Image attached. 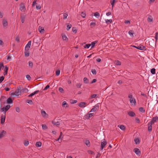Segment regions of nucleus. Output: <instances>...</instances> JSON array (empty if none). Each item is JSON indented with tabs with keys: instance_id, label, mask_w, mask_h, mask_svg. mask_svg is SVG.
Listing matches in <instances>:
<instances>
[{
	"instance_id": "f257e3e1",
	"label": "nucleus",
	"mask_w": 158,
	"mask_h": 158,
	"mask_svg": "<svg viewBox=\"0 0 158 158\" xmlns=\"http://www.w3.org/2000/svg\"><path fill=\"white\" fill-rule=\"evenodd\" d=\"M128 98H130V101L131 103L133 105H135L136 101L134 98L133 97L132 94H130L128 96Z\"/></svg>"
},
{
	"instance_id": "f03ea898",
	"label": "nucleus",
	"mask_w": 158,
	"mask_h": 158,
	"mask_svg": "<svg viewBox=\"0 0 158 158\" xmlns=\"http://www.w3.org/2000/svg\"><path fill=\"white\" fill-rule=\"evenodd\" d=\"M107 143L105 139H104L103 141H102L101 143V148L100 150H102L103 148H104L105 146L106 145Z\"/></svg>"
},
{
	"instance_id": "7ed1b4c3",
	"label": "nucleus",
	"mask_w": 158,
	"mask_h": 158,
	"mask_svg": "<svg viewBox=\"0 0 158 158\" xmlns=\"http://www.w3.org/2000/svg\"><path fill=\"white\" fill-rule=\"evenodd\" d=\"M99 106L98 105L96 104L91 109L89 112H95L97 110H98L99 109Z\"/></svg>"
},
{
	"instance_id": "20e7f679",
	"label": "nucleus",
	"mask_w": 158,
	"mask_h": 158,
	"mask_svg": "<svg viewBox=\"0 0 158 158\" xmlns=\"http://www.w3.org/2000/svg\"><path fill=\"white\" fill-rule=\"evenodd\" d=\"M6 118V115H3L2 114L1 117L0 121L1 123L2 124H3L5 122Z\"/></svg>"
},
{
	"instance_id": "39448f33",
	"label": "nucleus",
	"mask_w": 158,
	"mask_h": 158,
	"mask_svg": "<svg viewBox=\"0 0 158 158\" xmlns=\"http://www.w3.org/2000/svg\"><path fill=\"white\" fill-rule=\"evenodd\" d=\"M158 120V117L156 116L154 117H153L152 119V120L151 121L149 122L151 124H153L155 122H156Z\"/></svg>"
},
{
	"instance_id": "423d86ee",
	"label": "nucleus",
	"mask_w": 158,
	"mask_h": 158,
	"mask_svg": "<svg viewBox=\"0 0 158 158\" xmlns=\"http://www.w3.org/2000/svg\"><path fill=\"white\" fill-rule=\"evenodd\" d=\"M93 113L87 114L85 116H84V119H88L89 118L92 117L93 115Z\"/></svg>"
},
{
	"instance_id": "0eeeda50",
	"label": "nucleus",
	"mask_w": 158,
	"mask_h": 158,
	"mask_svg": "<svg viewBox=\"0 0 158 158\" xmlns=\"http://www.w3.org/2000/svg\"><path fill=\"white\" fill-rule=\"evenodd\" d=\"M133 47L140 50H144L145 48V47L143 45L139 46L138 47L133 46Z\"/></svg>"
},
{
	"instance_id": "6e6552de",
	"label": "nucleus",
	"mask_w": 158,
	"mask_h": 158,
	"mask_svg": "<svg viewBox=\"0 0 158 158\" xmlns=\"http://www.w3.org/2000/svg\"><path fill=\"white\" fill-rule=\"evenodd\" d=\"M134 152L137 155H139L141 153L140 150L138 148H135L134 149Z\"/></svg>"
},
{
	"instance_id": "1a4fd4ad",
	"label": "nucleus",
	"mask_w": 158,
	"mask_h": 158,
	"mask_svg": "<svg viewBox=\"0 0 158 158\" xmlns=\"http://www.w3.org/2000/svg\"><path fill=\"white\" fill-rule=\"evenodd\" d=\"M20 10L21 11H24L25 10V7L23 3H21L20 4Z\"/></svg>"
},
{
	"instance_id": "9d476101",
	"label": "nucleus",
	"mask_w": 158,
	"mask_h": 158,
	"mask_svg": "<svg viewBox=\"0 0 158 158\" xmlns=\"http://www.w3.org/2000/svg\"><path fill=\"white\" fill-rule=\"evenodd\" d=\"M29 49H26L25 48V51L24 52V55L25 56H29L30 55V52Z\"/></svg>"
},
{
	"instance_id": "9b49d317",
	"label": "nucleus",
	"mask_w": 158,
	"mask_h": 158,
	"mask_svg": "<svg viewBox=\"0 0 158 158\" xmlns=\"http://www.w3.org/2000/svg\"><path fill=\"white\" fill-rule=\"evenodd\" d=\"M6 131L4 130H2V131L0 133V138H2L4 137L6 134Z\"/></svg>"
},
{
	"instance_id": "f8f14e48",
	"label": "nucleus",
	"mask_w": 158,
	"mask_h": 158,
	"mask_svg": "<svg viewBox=\"0 0 158 158\" xmlns=\"http://www.w3.org/2000/svg\"><path fill=\"white\" fill-rule=\"evenodd\" d=\"M86 104V103L85 102H81L79 104L78 106L84 108L85 106V105Z\"/></svg>"
},
{
	"instance_id": "ddd939ff",
	"label": "nucleus",
	"mask_w": 158,
	"mask_h": 158,
	"mask_svg": "<svg viewBox=\"0 0 158 158\" xmlns=\"http://www.w3.org/2000/svg\"><path fill=\"white\" fill-rule=\"evenodd\" d=\"M8 67L6 65L5 66V69L4 70V73H3L4 75L5 76L6 75H7L8 73Z\"/></svg>"
},
{
	"instance_id": "4468645a",
	"label": "nucleus",
	"mask_w": 158,
	"mask_h": 158,
	"mask_svg": "<svg viewBox=\"0 0 158 158\" xmlns=\"http://www.w3.org/2000/svg\"><path fill=\"white\" fill-rule=\"evenodd\" d=\"M6 102L8 104H11L13 103V100L11 97L9 98L6 100Z\"/></svg>"
},
{
	"instance_id": "2eb2a0df",
	"label": "nucleus",
	"mask_w": 158,
	"mask_h": 158,
	"mask_svg": "<svg viewBox=\"0 0 158 158\" xmlns=\"http://www.w3.org/2000/svg\"><path fill=\"white\" fill-rule=\"evenodd\" d=\"M152 124H151L150 123H148V130L149 132H150L152 130Z\"/></svg>"
},
{
	"instance_id": "dca6fc26",
	"label": "nucleus",
	"mask_w": 158,
	"mask_h": 158,
	"mask_svg": "<svg viewBox=\"0 0 158 158\" xmlns=\"http://www.w3.org/2000/svg\"><path fill=\"white\" fill-rule=\"evenodd\" d=\"M128 114L131 117H134V116H135V113L133 112V111H129L128 113Z\"/></svg>"
},
{
	"instance_id": "f3484780",
	"label": "nucleus",
	"mask_w": 158,
	"mask_h": 158,
	"mask_svg": "<svg viewBox=\"0 0 158 158\" xmlns=\"http://www.w3.org/2000/svg\"><path fill=\"white\" fill-rule=\"evenodd\" d=\"M31 40H30L28 41L27 44L26 45L25 48L26 49H29L30 48L31 45Z\"/></svg>"
},
{
	"instance_id": "a211bd4d",
	"label": "nucleus",
	"mask_w": 158,
	"mask_h": 158,
	"mask_svg": "<svg viewBox=\"0 0 158 158\" xmlns=\"http://www.w3.org/2000/svg\"><path fill=\"white\" fill-rule=\"evenodd\" d=\"M38 30L41 33H44V28L40 26L39 27Z\"/></svg>"
},
{
	"instance_id": "6ab92c4d",
	"label": "nucleus",
	"mask_w": 158,
	"mask_h": 158,
	"mask_svg": "<svg viewBox=\"0 0 158 158\" xmlns=\"http://www.w3.org/2000/svg\"><path fill=\"white\" fill-rule=\"evenodd\" d=\"M3 26L4 27H6L8 25L7 22L6 20L3 19L2 21Z\"/></svg>"
},
{
	"instance_id": "aec40b11",
	"label": "nucleus",
	"mask_w": 158,
	"mask_h": 158,
	"mask_svg": "<svg viewBox=\"0 0 158 158\" xmlns=\"http://www.w3.org/2000/svg\"><path fill=\"white\" fill-rule=\"evenodd\" d=\"M21 90H20V92L21 93L23 92H26L27 91H28V89L27 88H23V87H21Z\"/></svg>"
},
{
	"instance_id": "412c9836",
	"label": "nucleus",
	"mask_w": 158,
	"mask_h": 158,
	"mask_svg": "<svg viewBox=\"0 0 158 158\" xmlns=\"http://www.w3.org/2000/svg\"><path fill=\"white\" fill-rule=\"evenodd\" d=\"M20 18L21 20V22L22 23H23L25 21V16L24 15H21Z\"/></svg>"
},
{
	"instance_id": "4be33fe9",
	"label": "nucleus",
	"mask_w": 158,
	"mask_h": 158,
	"mask_svg": "<svg viewBox=\"0 0 158 158\" xmlns=\"http://www.w3.org/2000/svg\"><path fill=\"white\" fill-rule=\"evenodd\" d=\"M42 145V143L40 141L37 142L35 143V146L37 147H40Z\"/></svg>"
},
{
	"instance_id": "5701e85b",
	"label": "nucleus",
	"mask_w": 158,
	"mask_h": 158,
	"mask_svg": "<svg viewBox=\"0 0 158 158\" xmlns=\"http://www.w3.org/2000/svg\"><path fill=\"white\" fill-rule=\"evenodd\" d=\"M62 106L63 107L66 108L68 107V104L67 103V102L66 101L63 102L62 104Z\"/></svg>"
},
{
	"instance_id": "b1692460",
	"label": "nucleus",
	"mask_w": 158,
	"mask_h": 158,
	"mask_svg": "<svg viewBox=\"0 0 158 158\" xmlns=\"http://www.w3.org/2000/svg\"><path fill=\"white\" fill-rule=\"evenodd\" d=\"M118 127H119L122 130H124L125 129V127L123 125H118Z\"/></svg>"
},
{
	"instance_id": "393cba45",
	"label": "nucleus",
	"mask_w": 158,
	"mask_h": 158,
	"mask_svg": "<svg viewBox=\"0 0 158 158\" xmlns=\"http://www.w3.org/2000/svg\"><path fill=\"white\" fill-rule=\"evenodd\" d=\"M134 31L133 30H130L128 32L129 34L132 37H133Z\"/></svg>"
},
{
	"instance_id": "a878e982",
	"label": "nucleus",
	"mask_w": 158,
	"mask_h": 158,
	"mask_svg": "<svg viewBox=\"0 0 158 158\" xmlns=\"http://www.w3.org/2000/svg\"><path fill=\"white\" fill-rule=\"evenodd\" d=\"M62 39L64 40L65 41H67L68 40V39L67 36L65 35H62Z\"/></svg>"
},
{
	"instance_id": "bb28decb",
	"label": "nucleus",
	"mask_w": 158,
	"mask_h": 158,
	"mask_svg": "<svg viewBox=\"0 0 158 158\" xmlns=\"http://www.w3.org/2000/svg\"><path fill=\"white\" fill-rule=\"evenodd\" d=\"M153 20V18L152 17V16L151 15H148V22H152Z\"/></svg>"
},
{
	"instance_id": "cd10ccee",
	"label": "nucleus",
	"mask_w": 158,
	"mask_h": 158,
	"mask_svg": "<svg viewBox=\"0 0 158 158\" xmlns=\"http://www.w3.org/2000/svg\"><path fill=\"white\" fill-rule=\"evenodd\" d=\"M98 42V41H94V42H92L91 43V44H91V45L92 46H91V48H93V47H94V46H95V44L97 43Z\"/></svg>"
},
{
	"instance_id": "c85d7f7f",
	"label": "nucleus",
	"mask_w": 158,
	"mask_h": 158,
	"mask_svg": "<svg viewBox=\"0 0 158 158\" xmlns=\"http://www.w3.org/2000/svg\"><path fill=\"white\" fill-rule=\"evenodd\" d=\"M134 141L135 144H139L140 143L139 139L138 138H135Z\"/></svg>"
},
{
	"instance_id": "c756f323",
	"label": "nucleus",
	"mask_w": 158,
	"mask_h": 158,
	"mask_svg": "<svg viewBox=\"0 0 158 158\" xmlns=\"http://www.w3.org/2000/svg\"><path fill=\"white\" fill-rule=\"evenodd\" d=\"M72 26V25L71 24L68 23L66 28L67 30L68 31L69 29H70L71 28Z\"/></svg>"
},
{
	"instance_id": "7c9ffc66",
	"label": "nucleus",
	"mask_w": 158,
	"mask_h": 158,
	"mask_svg": "<svg viewBox=\"0 0 158 158\" xmlns=\"http://www.w3.org/2000/svg\"><path fill=\"white\" fill-rule=\"evenodd\" d=\"M84 82L85 83L88 84L89 83V80L86 77H84L83 79Z\"/></svg>"
},
{
	"instance_id": "2f4dec72",
	"label": "nucleus",
	"mask_w": 158,
	"mask_h": 158,
	"mask_svg": "<svg viewBox=\"0 0 158 158\" xmlns=\"http://www.w3.org/2000/svg\"><path fill=\"white\" fill-rule=\"evenodd\" d=\"M42 129L44 130H45L47 129L48 127L46 125L43 124L42 125Z\"/></svg>"
},
{
	"instance_id": "473e14b6",
	"label": "nucleus",
	"mask_w": 158,
	"mask_h": 158,
	"mask_svg": "<svg viewBox=\"0 0 158 158\" xmlns=\"http://www.w3.org/2000/svg\"><path fill=\"white\" fill-rule=\"evenodd\" d=\"M116 0H113L110 1V3L112 5V8H113L114 6V3L115 2H116Z\"/></svg>"
},
{
	"instance_id": "72a5a7b5",
	"label": "nucleus",
	"mask_w": 158,
	"mask_h": 158,
	"mask_svg": "<svg viewBox=\"0 0 158 158\" xmlns=\"http://www.w3.org/2000/svg\"><path fill=\"white\" fill-rule=\"evenodd\" d=\"M151 72L152 74H154L156 73V69L155 68H152L151 70Z\"/></svg>"
},
{
	"instance_id": "f704fd0d",
	"label": "nucleus",
	"mask_w": 158,
	"mask_h": 158,
	"mask_svg": "<svg viewBox=\"0 0 158 158\" xmlns=\"http://www.w3.org/2000/svg\"><path fill=\"white\" fill-rule=\"evenodd\" d=\"M41 113L42 114V115L44 117L47 114L46 112L45 111H44L42 110H41Z\"/></svg>"
},
{
	"instance_id": "c9c22d12",
	"label": "nucleus",
	"mask_w": 158,
	"mask_h": 158,
	"mask_svg": "<svg viewBox=\"0 0 158 158\" xmlns=\"http://www.w3.org/2000/svg\"><path fill=\"white\" fill-rule=\"evenodd\" d=\"M5 76H2L0 77V83H1L4 80Z\"/></svg>"
},
{
	"instance_id": "e433bc0d",
	"label": "nucleus",
	"mask_w": 158,
	"mask_h": 158,
	"mask_svg": "<svg viewBox=\"0 0 158 158\" xmlns=\"http://www.w3.org/2000/svg\"><path fill=\"white\" fill-rule=\"evenodd\" d=\"M96 25V23L94 22H92L90 23V25L91 28H92L95 26Z\"/></svg>"
},
{
	"instance_id": "4c0bfd02",
	"label": "nucleus",
	"mask_w": 158,
	"mask_h": 158,
	"mask_svg": "<svg viewBox=\"0 0 158 158\" xmlns=\"http://www.w3.org/2000/svg\"><path fill=\"white\" fill-rule=\"evenodd\" d=\"M90 46L91 44H87L84 45V48H88Z\"/></svg>"
},
{
	"instance_id": "58836bf2",
	"label": "nucleus",
	"mask_w": 158,
	"mask_h": 158,
	"mask_svg": "<svg viewBox=\"0 0 158 158\" xmlns=\"http://www.w3.org/2000/svg\"><path fill=\"white\" fill-rule=\"evenodd\" d=\"M158 33L157 32H156L155 33V38L156 39L155 42L156 43L157 41V39H158Z\"/></svg>"
},
{
	"instance_id": "ea45409f",
	"label": "nucleus",
	"mask_w": 158,
	"mask_h": 158,
	"mask_svg": "<svg viewBox=\"0 0 158 158\" xmlns=\"http://www.w3.org/2000/svg\"><path fill=\"white\" fill-rule=\"evenodd\" d=\"M52 123L53 124H54L56 126H58V125H59L60 124V123L58 121H57V122H53Z\"/></svg>"
},
{
	"instance_id": "a19ab883",
	"label": "nucleus",
	"mask_w": 158,
	"mask_h": 158,
	"mask_svg": "<svg viewBox=\"0 0 158 158\" xmlns=\"http://www.w3.org/2000/svg\"><path fill=\"white\" fill-rule=\"evenodd\" d=\"M94 15L97 18H98L99 17V14L98 12H97L94 13Z\"/></svg>"
},
{
	"instance_id": "79ce46f5",
	"label": "nucleus",
	"mask_w": 158,
	"mask_h": 158,
	"mask_svg": "<svg viewBox=\"0 0 158 158\" xmlns=\"http://www.w3.org/2000/svg\"><path fill=\"white\" fill-rule=\"evenodd\" d=\"M139 111L142 112H144L145 111L144 108L142 107H140L139 108Z\"/></svg>"
},
{
	"instance_id": "37998d69",
	"label": "nucleus",
	"mask_w": 158,
	"mask_h": 158,
	"mask_svg": "<svg viewBox=\"0 0 158 158\" xmlns=\"http://www.w3.org/2000/svg\"><path fill=\"white\" fill-rule=\"evenodd\" d=\"M10 106L9 105H6L5 107H4L5 108L6 111H7L10 108Z\"/></svg>"
},
{
	"instance_id": "c03bdc74",
	"label": "nucleus",
	"mask_w": 158,
	"mask_h": 158,
	"mask_svg": "<svg viewBox=\"0 0 158 158\" xmlns=\"http://www.w3.org/2000/svg\"><path fill=\"white\" fill-rule=\"evenodd\" d=\"M72 30L73 33H77V30L76 29V27H73Z\"/></svg>"
},
{
	"instance_id": "a18cd8bd",
	"label": "nucleus",
	"mask_w": 158,
	"mask_h": 158,
	"mask_svg": "<svg viewBox=\"0 0 158 158\" xmlns=\"http://www.w3.org/2000/svg\"><path fill=\"white\" fill-rule=\"evenodd\" d=\"M27 102L28 103V104L31 105L33 103L32 100H27Z\"/></svg>"
},
{
	"instance_id": "49530a36",
	"label": "nucleus",
	"mask_w": 158,
	"mask_h": 158,
	"mask_svg": "<svg viewBox=\"0 0 158 158\" xmlns=\"http://www.w3.org/2000/svg\"><path fill=\"white\" fill-rule=\"evenodd\" d=\"M6 57H7V60L9 61L11 59V57L10 55H7L6 56Z\"/></svg>"
},
{
	"instance_id": "de8ad7c7",
	"label": "nucleus",
	"mask_w": 158,
	"mask_h": 158,
	"mask_svg": "<svg viewBox=\"0 0 158 158\" xmlns=\"http://www.w3.org/2000/svg\"><path fill=\"white\" fill-rule=\"evenodd\" d=\"M112 20L111 19H109V20L107 19V20H106V22L107 24H109V23H108L109 22L110 23H112Z\"/></svg>"
},
{
	"instance_id": "09e8293b",
	"label": "nucleus",
	"mask_w": 158,
	"mask_h": 158,
	"mask_svg": "<svg viewBox=\"0 0 158 158\" xmlns=\"http://www.w3.org/2000/svg\"><path fill=\"white\" fill-rule=\"evenodd\" d=\"M29 67L32 68L33 66V63L31 61H29Z\"/></svg>"
},
{
	"instance_id": "8fccbe9b",
	"label": "nucleus",
	"mask_w": 158,
	"mask_h": 158,
	"mask_svg": "<svg viewBox=\"0 0 158 158\" xmlns=\"http://www.w3.org/2000/svg\"><path fill=\"white\" fill-rule=\"evenodd\" d=\"M86 145L88 147L90 146V142L89 140H86L85 142Z\"/></svg>"
},
{
	"instance_id": "3c124183",
	"label": "nucleus",
	"mask_w": 158,
	"mask_h": 158,
	"mask_svg": "<svg viewBox=\"0 0 158 158\" xmlns=\"http://www.w3.org/2000/svg\"><path fill=\"white\" fill-rule=\"evenodd\" d=\"M60 73V71L59 70H58L56 71V76H58L59 75Z\"/></svg>"
},
{
	"instance_id": "603ef678",
	"label": "nucleus",
	"mask_w": 158,
	"mask_h": 158,
	"mask_svg": "<svg viewBox=\"0 0 158 158\" xmlns=\"http://www.w3.org/2000/svg\"><path fill=\"white\" fill-rule=\"evenodd\" d=\"M91 72L92 73L94 74L95 75L97 73L95 69H92L91 70Z\"/></svg>"
},
{
	"instance_id": "864d4df0",
	"label": "nucleus",
	"mask_w": 158,
	"mask_h": 158,
	"mask_svg": "<svg viewBox=\"0 0 158 158\" xmlns=\"http://www.w3.org/2000/svg\"><path fill=\"white\" fill-rule=\"evenodd\" d=\"M59 91L61 92V93H63L64 92V89H63L61 88V87H59Z\"/></svg>"
},
{
	"instance_id": "5fc2aeb1",
	"label": "nucleus",
	"mask_w": 158,
	"mask_h": 158,
	"mask_svg": "<svg viewBox=\"0 0 158 158\" xmlns=\"http://www.w3.org/2000/svg\"><path fill=\"white\" fill-rule=\"evenodd\" d=\"M68 16V14L67 13H65L64 14V19H65L67 18V16Z\"/></svg>"
},
{
	"instance_id": "6e6d98bb",
	"label": "nucleus",
	"mask_w": 158,
	"mask_h": 158,
	"mask_svg": "<svg viewBox=\"0 0 158 158\" xmlns=\"http://www.w3.org/2000/svg\"><path fill=\"white\" fill-rule=\"evenodd\" d=\"M26 78L27 79L29 80V81H30L31 79V77H30V76L28 75V74H27V75H26Z\"/></svg>"
},
{
	"instance_id": "4d7b16f0",
	"label": "nucleus",
	"mask_w": 158,
	"mask_h": 158,
	"mask_svg": "<svg viewBox=\"0 0 158 158\" xmlns=\"http://www.w3.org/2000/svg\"><path fill=\"white\" fill-rule=\"evenodd\" d=\"M21 87L20 86H19V87L18 88L17 90H16L17 91V93H21V92H20V90H21Z\"/></svg>"
},
{
	"instance_id": "13d9d810",
	"label": "nucleus",
	"mask_w": 158,
	"mask_h": 158,
	"mask_svg": "<svg viewBox=\"0 0 158 158\" xmlns=\"http://www.w3.org/2000/svg\"><path fill=\"white\" fill-rule=\"evenodd\" d=\"M24 145L25 146H27L29 144V142L28 141H25L24 143Z\"/></svg>"
},
{
	"instance_id": "bf43d9fd",
	"label": "nucleus",
	"mask_w": 158,
	"mask_h": 158,
	"mask_svg": "<svg viewBox=\"0 0 158 158\" xmlns=\"http://www.w3.org/2000/svg\"><path fill=\"white\" fill-rule=\"evenodd\" d=\"M6 98L5 96H1V98L0 99V101L2 102V101L4 100V98Z\"/></svg>"
},
{
	"instance_id": "052dcab7",
	"label": "nucleus",
	"mask_w": 158,
	"mask_h": 158,
	"mask_svg": "<svg viewBox=\"0 0 158 158\" xmlns=\"http://www.w3.org/2000/svg\"><path fill=\"white\" fill-rule=\"evenodd\" d=\"M97 96V94H94L92 95L91 96V98H95Z\"/></svg>"
},
{
	"instance_id": "680f3d73",
	"label": "nucleus",
	"mask_w": 158,
	"mask_h": 158,
	"mask_svg": "<svg viewBox=\"0 0 158 158\" xmlns=\"http://www.w3.org/2000/svg\"><path fill=\"white\" fill-rule=\"evenodd\" d=\"M36 0H34V1L33 2V3L32 4V6H35V4H36Z\"/></svg>"
},
{
	"instance_id": "e2e57ef3",
	"label": "nucleus",
	"mask_w": 158,
	"mask_h": 158,
	"mask_svg": "<svg viewBox=\"0 0 158 158\" xmlns=\"http://www.w3.org/2000/svg\"><path fill=\"white\" fill-rule=\"evenodd\" d=\"M36 9L37 10L40 9L41 8V6L40 5H36Z\"/></svg>"
},
{
	"instance_id": "0e129e2a",
	"label": "nucleus",
	"mask_w": 158,
	"mask_h": 158,
	"mask_svg": "<svg viewBox=\"0 0 158 158\" xmlns=\"http://www.w3.org/2000/svg\"><path fill=\"white\" fill-rule=\"evenodd\" d=\"M121 64V62L119 60H117L116 61V64L117 65H120Z\"/></svg>"
},
{
	"instance_id": "69168bd1",
	"label": "nucleus",
	"mask_w": 158,
	"mask_h": 158,
	"mask_svg": "<svg viewBox=\"0 0 158 158\" xmlns=\"http://www.w3.org/2000/svg\"><path fill=\"white\" fill-rule=\"evenodd\" d=\"M81 16L83 18H85V14L83 12H82L81 13Z\"/></svg>"
},
{
	"instance_id": "338daca9",
	"label": "nucleus",
	"mask_w": 158,
	"mask_h": 158,
	"mask_svg": "<svg viewBox=\"0 0 158 158\" xmlns=\"http://www.w3.org/2000/svg\"><path fill=\"white\" fill-rule=\"evenodd\" d=\"M50 87V86L49 85H47L43 89L44 90H45L48 89Z\"/></svg>"
},
{
	"instance_id": "774afa93",
	"label": "nucleus",
	"mask_w": 158,
	"mask_h": 158,
	"mask_svg": "<svg viewBox=\"0 0 158 158\" xmlns=\"http://www.w3.org/2000/svg\"><path fill=\"white\" fill-rule=\"evenodd\" d=\"M15 40L18 43L19 42V36H17L15 38Z\"/></svg>"
}]
</instances>
